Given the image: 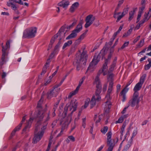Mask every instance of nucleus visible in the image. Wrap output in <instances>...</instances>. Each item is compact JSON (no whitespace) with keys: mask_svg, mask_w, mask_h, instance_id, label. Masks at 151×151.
Masks as SVG:
<instances>
[{"mask_svg":"<svg viewBox=\"0 0 151 151\" xmlns=\"http://www.w3.org/2000/svg\"><path fill=\"white\" fill-rule=\"evenodd\" d=\"M88 57L86 52L84 51L81 54L80 52L76 54L75 62L76 64V70L78 71L80 70L82 65H86Z\"/></svg>","mask_w":151,"mask_h":151,"instance_id":"nucleus-1","label":"nucleus"},{"mask_svg":"<svg viewBox=\"0 0 151 151\" xmlns=\"http://www.w3.org/2000/svg\"><path fill=\"white\" fill-rule=\"evenodd\" d=\"M101 86L96 85V91L95 95L93 96L90 102L91 108H92L96 105V101H99L101 100V97L100 94L101 92Z\"/></svg>","mask_w":151,"mask_h":151,"instance_id":"nucleus-2","label":"nucleus"},{"mask_svg":"<svg viewBox=\"0 0 151 151\" xmlns=\"http://www.w3.org/2000/svg\"><path fill=\"white\" fill-rule=\"evenodd\" d=\"M107 64L108 63H107V61H105L102 67L99 70L98 72L97 76L96 77L94 83L96 85L101 86V84L99 78V76L102 73H103V76H105L107 74V70L108 68Z\"/></svg>","mask_w":151,"mask_h":151,"instance_id":"nucleus-3","label":"nucleus"},{"mask_svg":"<svg viewBox=\"0 0 151 151\" xmlns=\"http://www.w3.org/2000/svg\"><path fill=\"white\" fill-rule=\"evenodd\" d=\"M103 57V55L101 52L98 55H95L94 56L92 61L90 63L89 65L87 70V71H89L90 72L93 71L96 68V66L97 64L100 60L101 57Z\"/></svg>","mask_w":151,"mask_h":151,"instance_id":"nucleus-4","label":"nucleus"},{"mask_svg":"<svg viewBox=\"0 0 151 151\" xmlns=\"http://www.w3.org/2000/svg\"><path fill=\"white\" fill-rule=\"evenodd\" d=\"M113 82L112 81L110 82L108 89L107 92V94L105 97V99L108 100V101H106L105 103V107L104 108L106 111H109L111 107V102L109 100V99L110 98V94L111 93L113 89Z\"/></svg>","mask_w":151,"mask_h":151,"instance_id":"nucleus-5","label":"nucleus"},{"mask_svg":"<svg viewBox=\"0 0 151 151\" xmlns=\"http://www.w3.org/2000/svg\"><path fill=\"white\" fill-rule=\"evenodd\" d=\"M37 31V28L35 27H31L25 29L23 33L22 37L25 38H32L34 37Z\"/></svg>","mask_w":151,"mask_h":151,"instance_id":"nucleus-6","label":"nucleus"},{"mask_svg":"<svg viewBox=\"0 0 151 151\" xmlns=\"http://www.w3.org/2000/svg\"><path fill=\"white\" fill-rule=\"evenodd\" d=\"M63 28V27H61L58 32L50 40V44L49 45L48 50H49L51 48L52 45L54 42L55 40L58 37H59L60 41L62 39L64 38L65 33L64 32Z\"/></svg>","mask_w":151,"mask_h":151,"instance_id":"nucleus-7","label":"nucleus"},{"mask_svg":"<svg viewBox=\"0 0 151 151\" xmlns=\"http://www.w3.org/2000/svg\"><path fill=\"white\" fill-rule=\"evenodd\" d=\"M40 129V126H37L36 127L35 131L34 137L33 139L32 143H36L39 141L43 135L44 131H42L40 132L39 130Z\"/></svg>","mask_w":151,"mask_h":151,"instance_id":"nucleus-8","label":"nucleus"},{"mask_svg":"<svg viewBox=\"0 0 151 151\" xmlns=\"http://www.w3.org/2000/svg\"><path fill=\"white\" fill-rule=\"evenodd\" d=\"M46 110V109L44 111L42 110L38 111L37 115V118L38 120H41L44 119L45 122H46L50 119V112L46 113L45 112Z\"/></svg>","mask_w":151,"mask_h":151,"instance_id":"nucleus-9","label":"nucleus"},{"mask_svg":"<svg viewBox=\"0 0 151 151\" xmlns=\"http://www.w3.org/2000/svg\"><path fill=\"white\" fill-rule=\"evenodd\" d=\"M77 106V103L73 102L72 101H71L70 102L68 103L64 108V111L65 114H66L68 110L71 111L70 113L72 114L76 110Z\"/></svg>","mask_w":151,"mask_h":151,"instance_id":"nucleus-10","label":"nucleus"},{"mask_svg":"<svg viewBox=\"0 0 151 151\" xmlns=\"http://www.w3.org/2000/svg\"><path fill=\"white\" fill-rule=\"evenodd\" d=\"M145 77V75H144L141 77L139 82L135 85L134 88L133 90L134 91V93H136L138 95H139L137 91L139 90L142 88V85L144 82Z\"/></svg>","mask_w":151,"mask_h":151,"instance_id":"nucleus-11","label":"nucleus"},{"mask_svg":"<svg viewBox=\"0 0 151 151\" xmlns=\"http://www.w3.org/2000/svg\"><path fill=\"white\" fill-rule=\"evenodd\" d=\"M138 97V95L136 93H134L132 98L130 99L128 103V106L133 107L136 105L137 106L139 102V99Z\"/></svg>","mask_w":151,"mask_h":151,"instance_id":"nucleus-12","label":"nucleus"},{"mask_svg":"<svg viewBox=\"0 0 151 151\" xmlns=\"http://www.w3.org/2000/svg\"><path fill=\"white\" fill-rule=\"evenodd\" d=\"M95 19V17H93V15L90 14L87 16L85 19L86 23L84 26L85 27L87 28L89 27L93 23Z\"/></svg>","mask_w":151,"mask_h":151,"instance_id":"nucleus-13","label":"nucleus"},{"mask_svg":"<svg viewBox=\"0 0 151 151\" xmlns=\"http://www.w3.org/2000/svg\"><path fill=\"white\" fill-rule=\"evenodd\" d=\"M60 88H58L57 87H54V88L50 91L47 93V98L51 99L52 97H55L58 94Z\"/></svg>","mask_w":151,"mask_h":151,"instance_id":"nucleus-14","label":"nucleus"},{"mask_svg":"<svg viewBox=\"0 0 151 151\" xmlns=\"http://www.w3.org/2000/svg\"><path fill=\"white\" fill-rule=\"evenodd\" d=\"M1 46L2 48L1 50L2 54L5 55L9 54V51L10 47V43L9 41H7L6 42V45L5 46L3 45V43H2L1 44Z\"/></svg>","mask_w":151,"mask_h":151,"instance_id":"nucleus-15","label":"nucleus"},{"mask_svg":"<svg viewBox=\"0 0 151 151\" xmlns=\"http://www.w3.org/2000/svg\"><path fill=\"white\" fill-rule=\"evenodd\" d=\"M34 118L30 117L28 121L27 122V125L25 127V128L23 129L22 134H24L25 132H27L29 130V128H30Z\"/></svg>","mask_w":151,"mask_h":151,"instance_id":"nucleus-16","label":"nucleus"},{"mask_svg":"<svg viewBox=\"0 0 151 151\" xmlns=\"http://www.w3.org/2000/svg\"><path fill=\"white\" fill-rule=\"evenodd\" d=\"M69 4V2L68 0H63L58 3V5L62 7L65 9H66Z\"/></svg>","mask_w":151,"mask_h":151,"instance_id":"nucleus-17","label":"nucleus"},{"mask_svg":"<svg viewBox=\"0 0 151 151\" xmlns=\"http://www.w3.org/2000/svg\"><path fill=\"white\" fill-rule=\"evenodd\" d=\"M7 5L9 7H11L12 9L14 11L16 14H19V13L18 10V6L17 5L10 2L7 3Z\"/></svg>","mask_w":151,"mask_h":151,"instance_id":"nucleus-18","label":"nucleus"},{"mask_svg":"<svg viewBox=\"0 0 151 151\" xmlns=\"http://www.w3.org/2000/svg\"><path fill=\"white\" fill-rule=\"evenodd\" d=\"M128 91V89L124 88L119 94V96L122 97V101L123 102H124L126 100V94Z\"/></svg>","mask_w":151,"mask_h":151,"instance_id":"nucleus-19","label":"nucleus"},{"mask_svg":"<svg viewBox=\"0 0 151 151\" xmlns=\"http://www.w3.org/2000/svg\"><path fill=\"white\" fill-rule=\"evenodd\" d=\"M8 55V54L4 55H3V54L2 55L1 58L2 61L0 62V69L2 68L3 65L6 62V59Z\"/></svg>","mask_w":151,"mask_h":151,"instance_id":"nucleus-20","label":"nucleus"},{"mask_svg":"<svg viewBox=\"0 0 151 151\" xmlns=\"http://www.w3.org/2000/svg\"><path fill=\"white\" fill-rule=\"evenodd\" d=\"M83 23L82 21L80 22L76 27L73 30L78 33L80 32L82 29Z\"/></svg>","mask_w":151,"mask_h":151,"instance_id":"nucleus-21","label":"nucleus"},{"mask_svg":"<svg viewBox=\"0 0 151 151\" xmlns=\"http://www.w3.org/2000/svg\"><path fill=\"white\" fill-rule=\"evenodd\" d=\"M77 33L73 30L72 31L71 33L66 38V39L69 40L75 38L77 36Z\"/></svg>","mask_w":151,"mask_h":151,"instance_id":"nucleus-22","label":"nucleus"},{"mask_svg":"<svg viewBox=\"0 0 151 151\" xmlns=\"http://www.w3.org/2000/svg\"><path fill=\"white\" fill-rule=\"evenodd\" d=\"M111 135L112 133L111 132H109L106 134L107 136V145H110L111 144H113L111 142Z\"/></svg>","mask_w":151,"mask_h":151,"instance_id":"nucleus-23","label":"nucleus"},{"mask_svg":"<svg viewBox=\"0 0 151 151\" xmlns=\"http://www.w3.org/2000/svg\"><path fill=\"white\" fill-rule=\"evenodd\" d=\"M79 5V4L78 2H75L72 4L71 6L70 11L71 12H73L77 8Z\"/></svg>","mask_w":151,"mask_h":151,"instance_id":"nucleus-24","label":"nucleus"},{"mask_svg":"<svg viewBox=\"0 0 151 151\" xmlns=\"http://www.w3.org/2000/svg\"><path fill=\"white\" fill-rule=\"evenodd\" d=\"M151 15V11L150 10L147 13H145L143 19L147 21L150 18Z\"/></svg>","mask_w":151,"mask_h":151,"instance_id":"nucleus-25","label":"nucleus"},{"mask_svg":"<svg viewBox=\"0 0 151 151\" xmlns=\"http://www.w3.org/2000/svg\"><path fill=\"white\" fill-rule=\"evenodd\" d=\"M137 8H135V9H134L133 10L131 11L129 13V21H131L134 17V15L135 13V11Z\"/></svg>","mask_w":151,"mask_h":151,"instance_id":"nucleus-26","label":"nucleus"},{"mask_svg":"<svg viewBox=\"0 0 151 151\" xmlns=\"http://www.w3.org/2000/svg\"><path fill=\"white\" fill-rule=\"evenodd\" d=\"M112 71L109 70L107 73L108 75V79L109 80H110V82L111 81L113 82V78L114 75L113 73L111 72Z\"/></svg>","mask_w":151,"mask_h":151,"instance_id":"nucleus-27","label":"nucleus"},{"mask_svg":"<svg viewBox=\"0 0 151 151\" xmlns=\"http://www.w3.org/2000/svg\"><path fill=\"white\" fill-rule=\"evenodd\" d=\"M9 1L7 2V3H9L11 2L12 3H14V2L18 3L20 5H23L24 4V3L22 0H9Z\"/></svg>","mask_w":151,"mask_h":151,"instance_id":"nucleus-28","label":"nucleus"},{"mask_svg":"<svg viewBox=\"0 0 151 151\" xmlns=\"http://www.w3.org/2000/svg\"><path fill=\"white\" fill-rule=\"evenodd\" d=\"M54 55V52H52L51 53V55L49 56V59H48L47 60V62L45 64L44 67H46L47 68V67H48L49 65V63L50 62V60L51 58H52V57Z\"/></svg>","mask_w":151,"mask_h":151,"instance_id":"nucleus-29","label":"nucleus"},{"mask_svg":"<svg viewBox=\"0 0 151 151\" xmlns=\"http://www.w3.org/2000/svg\"><path fill=\"white\" fill-rule=\"evenodd\" d=\"M78 90L76 88V89L74 91L70 93L68 96V98H70L72 96L75 95L78 92Z\"/></svg>","mask_w":151,"mask_h":151,"instance_id":"nucleus-30","label":"nucleus"},{"mask_svg":"<svg viewBox=\"0 0 151 151\" xmlns=\"http://www.w3.org/2000/svg\"><path fill=\"white\" fill-rule=\"evenodd\" d=\"M127 117V116L126 115H124L122 116L121 117L119 118L117 121H116V123L117 124L118 123H122L124 121V118Z\"/></svg>","mask_w":151,"mask_h":151,"instance_id":"nucleus-31","label":"nucleus"},{"mask_svg":"<svg viewBox=\"0 0 151 151\" xmlns=\"http://www.w3.org/2000/svg\"><path fill=\"white\" fill-rule=\"evenodd\" d=\"M147 60L149 62V64L145 65V69L146 70L149 69L151 66V59L148 58Z\"/></svg>","mask_w":151,"mask_h":151,"instance_id":"nucleus-32","label":"nucleus"},{"mask_svg":"<svg viewBox=\"0 0 151 151\" xmlns=\"http://www.w3.org/2000/svg\"><path fill=\"white\" fill-rule=\"evenodd\" d=\"M72 40H69L67 42L65 43L63 46V49H64L66 47L69 46L72 44Z\"/></svg>","mask_w":151,"mask_h":151,"instance_id":"nucleus-33","label":"nucleus"},{"mask_svg":"<svg viewBox=\"0 0 151 151\" xmlns=\"http://www.w3.org/2000/svg\"><path fill=\"white\" fill-rule=\"evenodd\" d=\"M85 79V76H84L82 78V79H81L80 80L78 85L76 88L77 89H78L79 90L80 86H81V85L82 84Z\"/></svg>","mask_w":151,"mask_h":151,"instance_id":"nucleus-34","label":"nucleus"},{"mask_svg":"<svg viewBox=\"0 0 151 151\" xmlns=\"http://www.w3.org/2000/svg\"><path fill=\"white\" fill-rule=\"evenodd\" d=\"M86 34V32H84L79 37L78 39L76 41L77 42H80L81 40L83 39L85 37Z\"/></svg>","mask_w":151,"mask_h":151,"instance_id":"nucleus-35","label":"nucleus"},{"mask_svg":"<svg viewBox=\"0 0 151 151\" xmlns=\"http://www.w3.org/2000/svg\"><path fill=\"white\" fill-rule=\"evenodd\" d=\"M110 52L108 56V58L105 60V61H107V63L111 59L112 56V53L114 51V50H110Z\"/></svg>","mask_w":151,"mask_h":151,"instance_id":"nucleus-36","label":"nucleus"},{"mask_svg":"<svg viewBox=\"0 0 151 151\" xmlns=\"http://www.w3.org/2000/svg\"><path fill=\"white\" fill-rule=\"evenodd\" d=\"M132 28H130L128 31L126 33H125V34L123 35V37H127L129 36L132 32Z\"/></svg>","mask_w":151,"mask_h":151,"instance_id":"nucleus-37","label":"nucleus"},{"mask_svg":"<svg viewBox=\"0 0 151 151\" xmlns=\"http://www.w3.org/2000/svg\"><path fill=\"white\" fill-rule=\"evenodd\" d=\"M46 69H47V68H46V67H44L42 69V71L41 72V73L40 75L39 76V78H41L42 77V75H44L46 73Z\"/></svg>","mask_w":151,"mask_h":151,"instance_id":"nucleus-38","label":"nucleus"},{"mask_svg":"<svg viewBox=\"0 0 151 151\" xmlns=\"http://www.w3.org/2000/svg\"><path fill=\"white\" fill-rule=\"evenodd\" d=\"M108 130V127L107 126H105L101 129V131L102 133L105 134L107 132Z\"/></svg>","mask_w":151,"mask_h":151,"instance_id":"nucleus-39","label":"nucleus"},{"mask_svg":"<svg viewBox=\"0 0 151 151\" xmlns=\"http://www.w3.org/2000/svg\"><path fill=\"white\" fill-rule=\"evenodd\" d=\"M116 62L115 61H113L111 65V67L109 68V70L111 71H113L114 70V68L115 65H116Z\"/></svg>","mask_w":151,"mask_h":151,"instance_id":"nucleus-40","label":"nucleus"},{"mask_svg":"<svg viewBox=\"0 0 151 151\" xmlns=\"http://www.w3.org/2000/svg\"><path fill=\"white\" fill-rule=\"evenodd\" d=\"M107 145L109 146V147L107 151H112L114 147L113 144Z\"/></svg>","mask_w":151,"mask_h":151,"instance_id":"nucleus-41","label":"nucleus"},{"mask_svg":"<svg viewBox=\"0 0 151 151\" xmlns=\"http://www.w3.org/2000/svg\"><path fill=\"white\" fill-rule=\"evenodd\" d=\"M22 126V123H20L18 126L16 127L14 129L16 132L19 131L20 129Z\"/></svg>","mask_w":151,"mask_h":151,"instance_id":"nucleus-42","label":"nucleus"},{"mask_svg":"<svg viewBox=\"0 0 151 151\" xmlns=\"http://www.w3.org/2000/svg\"><path fill=\"white\" fill-rule=\"evenodd\" d=\"M86 118H84L82 119V126L84 128H85L86 126Z\"/></svg>","mask_w":151,"mask_h":151,"instance_id":"nucleus-43","label":"nucleus"},{"mask_svg":"<svg viewBox=\"0 0 151 151\" xmlns=\"http://www.w3.org/2000/svg\"><path fill=\"white\" fill-rule=\"evenodd\" d=\"M145 8L144 6L143 5L141 7L139 8L138 13L142 14L143 10Z\"/></svg>","mask_w":151,"mask_h":151,"instance_id":"nucleus-44","label":"nucleus"},{"mask_svg":"<svg viewBox=\"0 0 151 151\" xmlns=\"http://www.w3.org/2000/svg\"><path fill=\"white\" fill-rule=\"evenodd\" d=\"M133 81V80L131 79L127 83L126 86L124 88H126L128 89V90H129V88H127V87L132 83Z\"/></svg>","mask_w":151,"mask_h":151,"instance_id":"nucleus-45","label":"nucleus"},{"mask_svg":"<svg viewBox=\"0 0 151 151\" xmlns=\"http://www.w3.org/2000/svg\"><path fill=\"white\" fill-rule=\"evenodd\" d=\"M144 40H142L140 41L138 45V46L139 47H142L144 44Z\"/></svg>","mask_w":151,"mask_h":151,"instance_id":"nucleus-46","label":"nucleus"},{"mask_svg":"<svg viewBox=\"0 0 151 151\" xmlns=\"http://www.w3.org/2000/svg\"><path fill=\"white\" fill-rule=\"evenodd\" d=\"M129 42H125L122 46L121 47V49H123L125 47H127L129 44Z\"/></svg>","mask_w":151,"mask_h":151,"instance_id":"nucleus-47","label":"nucleus"},{"mask_svg":"<svg viewBox=\"0 0 151 151\" xmlns=\"http://www.w3.org/2000/svg\"><path fill=\"white\" fill-rule=\"evenodd\" d=\"M68 138L69 139L70 141H71L73 142L75 141V138L73 136H69L68 137Z\"/></svg>","mask_w":151,"mask_h":151,"instance_id":"nucleus-48","label":"nucleus"},{"mask_svg":"<svg viewBox=\"0 0 151 151\" xmlns=\"http://www.w3.org/2000/svg\"><path fill=\"white\" fill-rule=\"evenodd\" d=\"M132 139H131L128 142L127 144L126 145L127 148H129L131 146V145L132 144Z\"/></svg>","mask_w":151,"mask_h":151,"instance_id":"nucleus-49","label":"nucleus"},{"mask_svg":"<svg viewBox=\"0 0 151 151\" xmlns=\"http://www.w3.org/2000/svg\"><path fill=\"white\" fill-rule=\"evenodd\" d=\"M49 79L47 81V82L45 83V85L46 86L47 85L49 84L51 81V78H52L51 76H50L49 77Z\"/></svg>","mask_w":151,"mask_h":151,"instance_id":"nucleus-50","label":"nucleus"},{"mask_svg":"<svg viewBox=\"0 0 151 151\" xmlns=\"http://www.w3.org/2000/svg\"><path fill=\"white\" fill-rule=\"evenodd\" d=\"M90 99L87 100L85 102L84 105V108H86L88 106L89 104V101Z\"/></svg>","mask_w":151,"mask_h":151,"instance_id":"nucleus-51","label":"nucleus"},{"mask_svg":"<svg viewBox=\"0 0 151 151\" xmlns=\"http://www.w3.org/2000/svg\"><path fill=\"white\" fill-rule=\"evenodd\" d=\"M16 132L15 131V130L14 129L13 130V131H12L11 135L9 137V139H10L11 138H12V137L14 136Z\"/></svg>","mask_w":151,"mask_h":151,"instance_id":"nucleus-52","label":"nucleus"},{"mask_svg":"<svg viewBox=\"0 0 151 151\" xmlns=\"http://www.w3.org/2000/svg\"><path fill=\"white\" fill-rule=\"evenodd\" d=\"M42 102V100L41 99L37 104V107L38 108H41V103Z\"/></svg>","mask_w":151,"mask_h":151,"instance_id":"nucleus-53","label":"nucleus"},{"mask_svg":"<svg viewBox=\"0 0 151 151\" xmlns=\"http://www.w3.org/2000/svg\"><path fill=\"white\" fill-rule=\"evenodd\" d=\"M142 14L138 13L137 18V23L140 20Z\"/></svg>","mask_w":151,"mask_h":151,"instance_id":"nucleus-54","label":"nucleus"},{"mask_svg":"<svg viewBox=\"0 0 151 151\" xmlns=\"http://www.w3.org/2000/svg\"><path fill=\"white\" fill-rule=\"evenodd\" d=\"M147 48H145L142 50L140 52L138 53V56H140L141 55H142V53H145V52Z\"/></svg>","mask_w":151,"mask_h":151,"instance_id":"nucleus-55","label":"nucleus"},{"mask_svg":"<svg viewBox=\"0 0 151 151\" xmlns=\"http://www.w3.org/2000/svg\"><path fill=\"white\" fill-rule=\"evenodd\" d=\"M137 134V130L136 129L134 130L132 134V136L131 137V138L132 139V138L134 137V136H135V135H136Z\"/></svg>","mask_w":151,"mask_h":151,"instance_id":"nucleus-56","label":"nucleus"},{"mask_svg":"<svg viewBox=\"0 0 151 151\" xmlns=\"http://www.w3.org/2000/svg\"><path fill=\"white\" fill-rule=\"evenodd\" d=\"M76 20H75L72 23V24L71 25H70L68 27L69 28H71L72 27H73V26H74L76 24Z\"/></svg>","mask_w":151,"mask_h":151,"instance_id":"nucleus-57","label":"nucleus"},{"mask_svg":"<svg viewBox=\"0 0 151 151\" xmlns=\"http://www.w3.org/2000/svg\"><path fill=\"white\" fill-rule=\"evenodd\" d=\"M118 39H117V40H116L115 43L114 44L113 46L111 48V50H114V47L118 44Z\"/></svg>","mask_w":151,"mask_h":151,"instance_id":"nucleus-58","label":"nucleus"},{"mask_svg":"<svg viewBox=\"0 0 151 151\" xmlns=\"http://www.w3.org/2000/svg\"><path fill=\"white\" fill-rule=\"evenodd\" d=\"M6 76V73L3 72L1 74V78L2 79H4Z\"/></svg>","mask_w":151,"mask_h":151,"instance_id":"nucleus-59","label":"nucleus"},{"mask_svg":"<svg viewBox=\"0 0 151 151\" xmlns=\"http://www.w3.org/2000/svg\"><path fill=\"white\" fill-rule=\"evenodd\" d=\"M140 37V36H137V37L134 40L133 42L134 43H136L139 40Z\"/></svg>","mask_w":151,"mask_h":151,"instance_id":"nucleus-60","label":"nucleus"},{"mask_svg":"<svg viewBox=\"0 0 151 151\" xmlns=\"http://www.w3.org/2000/svg\"><path fill=\"white\" fill-rule=\"evenodd\" d=\"M60 44H61V42H60V41L58 42V44L55 46V50H57V49H58L59 48V46H60Z\"/></svg>","mask_w":151,"mask_h":151,"instance_id":"nucleus-61","label":"nucleus"},{"mask_svg":"<svg viewBox=\"0 0 151 151\" xmlns=\"http://www.w3.org/2000/svg\"><path fill=\"white\" fill-rule=\"evenodd\" d=\"M146 21H147L143 19L141 20L139 23L142 26V24Z\"/></svg>","mask_w":151,"mask_h":151,"instance_id":"nucleus-62","label":"nucleus"},{"mask_svg":"<svg viewBox=\"0 0 151 151\" xmlns=\"http://www.w3.org/2000/svg\"><path fill=\"white\" fill-rule=\"evenodd\" d=\"M141 26L139 23H138L135 27L136 29H139Z\"/></svg>","mask_w":151,"mask_h":151,"instance_id":"nucleus-63","label":"nucleus"},{"mask_svg":"<svg viewBox=\"0 0 151 151\" xmlns=\"http://www.w3.org/2000/svg\"><path fill=\"white\" fill-rule=\"evenodd\" d=\"M104 146V145H101L98 149L97 151H100L103 148Z\"/></svg>","mask_w":151,"mask_h":151,"instance_id":"nucleus-64","label":"nucleus"}]
</instances>
